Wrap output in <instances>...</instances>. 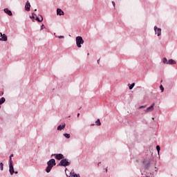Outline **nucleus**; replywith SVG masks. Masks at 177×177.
Here are the masks:
<instances>
[{
    "mask_svg": "<svg viewBox=\"0 0 177 177\" xmlns=\"http://www.w3.org/2000/svg\"><path fill=\"white\" fill-rule=\"evenodd\" d=\"M47 165L48 167L46 169V171L49 173L52 168H53L54 165H56V160H55V159H51L47 162Z\"/></svg>",
    "mask_w": 177,
    "mask_h": 177,
    "instance_id": "f257e3e1",
    "label": "nucleus"
},
{
    "mask_svg": "<svg viewBox=\"0 0 177 177\" xmlns=\"http://www.w3.org/2000/svg\"><path fill=\"white\" fill-rule=\"evenodd\" d=\"M60 167H68L70 165V162L67 159H62L59 163Z\"/></svg>",
    "mask_w": 177,
    "mask_h": 177,
    "instance_id": "f03ea898",
    "label": "nucleus"
},
{
    "mask_svg": "<svg viewBox=\"0 0 177 177\" xmlns=\"http://www.w3.org/2000/svg\"><path fill=\"white\" fill-rule=\"evenodd\" d=\"M84 44V39L80 36L76 37V44L77 48H81V45Z\"/></svg>",
    "mask_w": 177,
    "mask_h": 177,
    "instance_id": "7ed1b4c3",
    "label": "nucleus"
},
{
    "mask_svg": "<svg viewBox=\"0 0 177 177\" xmlns=\"http://www.w3.org/2000/svg\"><path fill=\"white\" fill-rule=\"evenodd\" d=\"M9 171L10 175H12V174H15V169L13 168V160H9Z\"/></svg>",
    "mask_w": 177,
    "mask_h": 177,
    "instance_id": "20e7f679",
    "label": "nucleus"
},
{
    "mask_svg": "<svg viewBox=\"0 0 177 177\" xmlns=\"http://www.w3.org/2000/svg\"><path fill=\"white\" fill-rule=\"evenodd\" d=\"M155 33L157 34L158 37L161 35V28H158L157 26L154 27Z\"/></svg>",
    "mask_w": 177,
    "mask_h": 177,
    "instance_id": "39448f33",
    "label": "nucleus"
},
{
    "mask_svg": "<svg viewBox=\"0 0 177 177\" xmlns=\"http://www.w3.org/2000/svg\"><path fill=\"white\" fill-rule=\"evenodd\" d=\"M154 110V103L152 104L150 106H149L146 110L145 113H150V111H153Z\"/></svg>",
    "mask_w": 177,
    "mask_h": 177,
    "instance_id": "423d86ee",
    "label": "nucleus"
},
{
    "mask_svg": "<svg viewBox=\"0 0 177 177\" xmlns=\"http://www.w3.org/2000/svg\"><path fill=\"white\" fill-rule=\"evenodd\" d=\"M56 160H63L64 158V156L62 153H57V154H54Z\"/></svg>",
    "mask_w": 177,
    "mask_h": 177,
    "instance_id": "0eeeda50",
    "label": "nucleus"
},
{
    "mask_svg": "<svg viewBox=\"0 0 177 177\" xmlns=\"http://www.w3.org/2000/svg\"><path fill=\"white\" fill-rule=\"evenodd\" d=\"M1 34V37L0 38V41H8V37L6 36V35L5 34H2V33H0Z\"/></svg>",
    "mask_w": 177,
    "mask_h": 177,
    "instance_id": "6e6552de",
    "label": "nucleus"
},
{
    "mask_svg": "<svg viewBox=\"0 0 177 177\" xmlns=\"http://www.w3.org/2000/svg\"><path fill=\"white\" fill-rule=\"evenodd\" d=\"M30 8H31V5L30 4V2L27 1L25 6L26 10H27V12H30Z\"/></svg>",
    "mask_w": 177,
    "mask_h": 177,
    "instance_id": "1a4fd4ad",
    "label": "nucleus"
},
{
    "mask_svg": "<svg viewBox=\"0 0 177 177\" xmlns=\"http://www.w3.org/2000/svg\"><path fill=\"white\" fill-rule=\"evenodd\" d=\"M57 15H58L59 16H63V15H64V12H63L62 9L57 8Z\"/></svg>",
    "mask_w": 177,
    "mask_h": 177,
    "instance_id": "9d476101",
    "label": "nucleus"
},
{
    "mask_svg": "<svg viewBox=\"0 0 177 177\" xmlns=\"http://www.w3.org/2000/svg\"><path fill=\"white\" fill-rule=\"evenodd\" d=\"M64 128H66V124L64 123L57 127V130L62 131V129H64Z\"/></svg>",
    "mask_w": 177,
    "mask_h": 177,
    "instance_id": "9b49d317",
    "label": "nucleus"
},
{
    "mask_svg": "<svg viewBox=\"0 0 177 177\" xmlns=\"http://www.w3.org/2000/svg\"><path fill=\"white\" fill-rule=\"evenodd\" d=\"M4 12L5 13H6L7 15H8V16H12V11H10L9 9L8 8H5L4 9Z\"/></svg>",
    "mask_w": 177,
    "mask_h": 177,
    "instance_id": "f8f14e48",
    "label": "nucleus"
},
{
    "mask_svg": "<svg viewBox=\"0 0 177 177\" xmlns=\"http://www.w3.org/2000/svg\"><path fill=\"white\" fill-rule=\"evenodd\" d=\"M175 63H176L175 62V60L174 59H169L168 62H167V64H175Z\"/></svg>",
    "mask_w": 177,
    "mask_h": 177,
    "instance_id": "ddd939ff",
    "label": "nucleus"
},
{
    "mask_svg": "<svg viewBox=\"0 0 177 177\" xmlns=\"http://www.w3.org/2000/svg\"><path fill=\"white\" fill-rule=\"evenodd\" d=\"M36 20L37 21H39V23H41V21H42V20H44V18L42 17L41 15H40V18L39 17H36Z\"/></svg>",
    "mask_w": 177,
    "mask_h": 177,
    "instance_id": "4468645a",
    "label": "nucleus"
},
{
    "mask_svg": "<svg viewBox=\"0 0 177 177\" xmlns=\"http://www.w3.org/2000/svg\"><path fill=\"white\" fill-rule=\"evenodd\" d=\"M5 102H6L5 97H1L0 99V104H3V103H5Z\"/></svg>",
    "mask_w": 177,
    "mask_h": 177,
    "instance_id": "2eb2a0df",
    "label": "nucleus"
},
{
    "mask_svg": "<svg viewBox=\"0 0 177 177\" xmlns=\"http://www.w3.org/2000/svg\"><path fill=\"white\" fill-rule=\"evenodd\" d=\"M95 124L98 127H100V125H102V123L100 122V120H99V119L95 121Z\"/></svg>",
    "mask_w": 177,
    "mask_h": 177,
    "instance_id": "dca6fc26",
    "label": "nucleus"
},
{
    "mask_svg": "<svg viewBox=\"0 0 177 177\" xmlns=\"http://www.w3.org/2000/svg\"><path fill=\"white\" fill-rule=\"evenodd\" d=\"M156 150L158 151V154H160V150H161V148L160 147V145L156 146Z\"/></svg>",
    "mask_w": 177,
    "mask_h": 177,
    "instance_id": "f3484780",
    "label": "nucleus"
},
{
    "mask_svg": "<svg viewBox=\"0 0 177 177\" xmlns=\"http://www.w3.org/2000/svg\"><path fill=\"white\" fill-rule=\"evenodd\" d=\"M64 136L66 138V139H70V134L68 133H64Z\"/></svg>",
    "mask_w": 177,
    "mask_h": 177,
    "instance_id": "a211bd4d",
    "label": "nucleus"
},
{
    "mask_svg": "<svg viewBox=\"0 0 177 177\" xmlns=\"http://www.w3.org/2000/svg\"><path fill=\"white\" fill-rule=\"evenodd\" d=\"M162 62L164 64H168V60L167 59V58H163Z\"/></svg>",
    "mask_w": 177,
    "mask_h": 177,
    "instance_id": "6ab92c4d",
    "label": "nucleus"
},
{
    "mask_svg": "<svg viewBox=\"0 0 177 177\" xmlns=\"http://www.w3.org/2000/svg\"><path fill=\"white\" fill-rule=\"evenodd\" d=\"M0 169L1 171H3V163L2 162L0 163Z\"/></svg>",
    "mask_w": 177,
    "mask_h": 177,
    "instance_id": "aec40b11",
    "label": "nucleus"
},
{
    "mask_svg": "<svg viewBox=\"0 0 177 177\" xmlns=\"http://www.w3.org/2000/svg\"><path fill=\"white\" fill-rule=\"evenodd\" d=\"M133 86H135V83H133L132 84H131L130 86H129V89L131 90V89H133Z\"/></svg>",
    "mask_w": 177,
    "mask_h": 177,
    "instance_id": "412c9836",
    "label": "nucleus"
},
{
    "mask_svg": "<svg viewBox=\"0 0 177 177\" xmlns=\"http://www.w3.org/2000/svg\"><path fill=\"white\" fill-rule=\"evenodd\" d=\"M160 88L162 91V92H164V87L162 86V85H160Z\"/></svg>",
    "mask_w": 177,
    "mask_h": 177,
    "instance_id": "4be33fe9",
    "label": "nucleus"
},
{
    "mask_svg": "<svg viewBox=\"0 0 177 177\" xmlns=\"http://www.w3.org/2000/svg\"><path fill=\"white\" fill-rule=\"evenodd\" d=\"M32 19H35V14L32 13V17H30Z\"/></svg>",
    "mask_w": 177,
    "mask_h": 177,
    "instance_id": "5701e85b",
    "label": "nucleus"
},
{
    "mask_svg": "<svg viewBox=\"0 0 177 177\" xmlns=\"http://www.w3.org/2000/svg\"><path fill=\"white\" fill-rule=\"evenodd\" d=\"M44 28H45V25L42 24L41 26V30H44Z\"/></svg>",
    "mask_w": 177,
    "mask_h": 177,
    "instance_id": "b1692460",
    "label": "nucleus"
},
{
    "mask_svg": "<svg viewBox=\"0 0 177 177\" xmlns=\"http://www.w3.org/2000/svg\"><path fill=\"white\" fill-rule=\"evenodd\" d=\"M146 107V106H140V107H139V109H145Z\"/></svg>",
    "mask_w": 177,
    "mask_h": 177,
    "instance_id": "393cba45",
    "label": "nucleus"
},
{
    "mask_svg": "<svg viewBox=\"0 0 177 177\" xmlns=\"http://www.w3.org/2000/svg\"><path fill=\"white\" fill-rule=\"evenodd\" d=\"M12 157H13V154H11V155L10 156V160H11V161H12Z\"/></svg>",
    "mask_w": 177,
    "mask_h": 177,
    "instance_id": "a878e982",
    "label": "nucleus"
},
{
    "mask_svg": "<svg viewBox=\"0 0 177 177\" xmlns=\"http://www.w3.org/2000/svg\"><path fill=\"white\" fill-rule=\"evenodd\" d=\"M58 38H59V39L64 38V36H59V37H58Z\"/></svg>",
    "mask_w": 177,
    "mask_h": 177,
    "instance_id": "bb28decb",
    "label": "nucleus"
},
{
    "mask_svg": "<svg viewBox=\"0 0 177 177\" xmlns=\"http://www.w3.org/2000/svg\"><path fill=\"white\" fill-rule=\"evenodd\" d=\"M113 6H115V3H114V1L112 2Z\"/></svg>",
    "mask_w": 177,
    "mask_h": 177,
    "instance_id": "cd10ccee",
    "label": "nucleus"
},
{
    "mask_svg": "<svg viewBox=\"0 0 177 177\" xmlns=\"http://www.w3.org/2000/svg\"><path fill=\"white\" fill-rule=\"evenodd\" d=\"M77 117H80V113H77Z\"/></svg>",
    "mask_w": 177,
    "mask_h": 177,
    "instance_id": "c85d7f7f",
    "label": "nucleus"
},
{
    "mask_svg": "<svg viewBox=\"0 0 177 177\" xmlns=\"http://www.w3.org/2000/svg\"><path fill=\"white\" fill-rule=\"evenodd\" d=\"M15 174H17V171L14 172Z\"/></svg>",
    "mask_w": 177,
    "mask_h": 177,
    "instance_id": "c756f323",
    "label": "nucleus"
},
{
    "mask_svg": "<svg viewBox=\"0 0 177 177\" xmlns=\"http://www.w3.org/2000/svg\"><path fill=\"white\" fill-rule=\"evenodd\" d=\"M106 172H107V169H106Z\"/></svg>",
    "mask_w": 177,
    "mask_h": 177,
    "instance_id": "7c9ffc66",
    "label": "nucleus"
},
{
    "mask_svg": "<svg viewBox=\"0 0 177 177\" xmlns=\"http://www.w3.org/2000/svg\"><path fill=\"white\" fill-rule=\"evenodd\" d=\"M35 11H37V9H35Z\"/></svg>",
    "mask_w": 177,
    "mask_h": 177,
    "instance_id": "2f4dec72",
    "label": "nucleus"
},
{
    "mask_svg": "<svg viewBox=\"0 0 177 177\" xmlns=\"http://www.w3.org/2000/svg\"><path fill=\"white\" fill-rule=\"evenodd\" d=\"M97 63H99V60L97 61Z\"/></svg>",
    "mask_w": 177,
    "mask_h": 177,
    "instance_id": "473e14b6",
    "label": "nucleus"
}]
</instances>
